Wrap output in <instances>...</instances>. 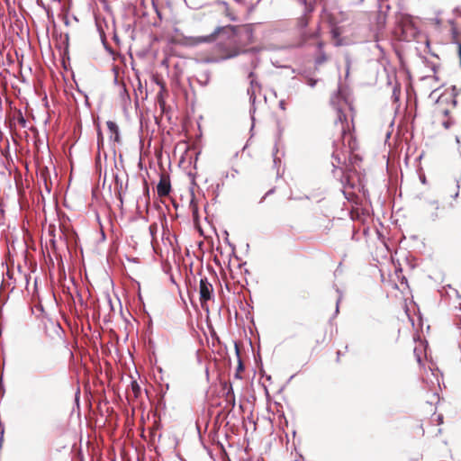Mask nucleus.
<instances>
[{
  "instance_id": "obj_1",
  "label": "nucleus",
  "mask_w": 461,
  "mask_h": 461,
  "mask_svg": "<svg viewBox=\"0 0 461 461\" xmlns=\"http://www.w3.org/2000/svg\"><path fill=\"white\" fill-rule=\"evenodd\" d=\"M221 33L230 35L233 38L234 43L237 45L235 50L225 57L226 59L234 58L240 53L245 52V48L255 42L253 29L251 25L249 24L219 26L210 35L197 38V41L212 42L216 41Z\"/></svg>"
},
{
  "instance_id": "obj_2",
  "label": "nucleus",
  "mask_w": 461,
  "mask_h": 461,
  "mask_svg": "<svg viewBox=\"0 0 461 461\" xmlns=\"http://www.w3.org/2000/svg\"><path fill=\"white\" fill-rule=\"evenodd\" d=\"M318 40H321L320 29L313 31L309 29L296 30L293 39L286 44L285 48H303L306 44L313 46Z\"/></svg>"
},
{
  "instance_id": "obj_3",
  "label": "nucleus",
  "mask_w": 461,
  "mask_h": 461,
  "mask_svg": "<svg viewBox=\"0 0 461 461\" xmlns=\"http://www.w3.org/2000/svg\"><path fill=\"white\" fill-rule=\"evenodd\" d=\"M212 285L208 282L206 277H203L200 280L199 284V294H200V303L202 307L212 299Z\"/></svg>"
},
{
  "instance_id": "obj_4",
  "label": "nucleus",
  "mask_w": 461,
  "mask_h": 461,
  "mask_svg": "<svg viewBox=\"0 0 461 461\" xmlns=\"http://www.w3.org/2000/svg\"><path fill=\"white\" fill-rule=\"evenodd\" d=\"M313 46L315 47V64L322 65L329 59L328 54L324 51L325 42L321 39Z\"/></svg>"
},
{
  "instance_id": "obj_5",
  "label": "nucleus",
  "mask_w": 461,
  "mask_h": 461,
  "mask_svg": "<svg viewBox=\"0 0 461 461\" xmlns=\"http://www.w3.org/2000/svg\"><path fill=\"white\" fill-rule=\"evenodd\" d=\"M171 191V185L169 176L161 175L160 180L157 185V192L159 197H165L169 194Z\"/></svg>"
},
{
  "instance_id": "obj_6",
  "label": "nucleus",
  "mask_w": 461,
  "mask_h": 461,
  "mask_svg": "<svg viewBox=\"0 0 461 461\" xmlns=\"http://www.w3.org/2000/svg\"><path fill=\"white\" fill-rule=\"evenodd\" d=\"M312 12V6H306L305 13L296 19L294 31L308 29L309 23L311 21Z\"/></svg>"
},
{
  "instance_id": "obj_7",
  "label": "nucleus",
  "mask_w": 461,
  "mask_h": 461,
  "mask_svg": "<svg viewBox=\"0 0 461 461\" xmlns=\"http://www.w3.org/2000/svg\"><path fill=\"white\" fill-rule=\"evenodd\" d=\"M249 79L250 86L248 89V93L250 95L251 98H255L257 94L260 93L261 86L257 80V75L252 71L249 74Z\"/></svg>"
},
{
  "instance_id": "obj_8",
  "label": "nucleus",
  "mask_w": 461,
  "mask_h": 461,
  "mask_svg": "<svg viewBox=\"0 0 461 461\" xmlns=\"http://www.w3.org/2000/svg\"><path fill=\"white\" fill-rule=\"evenodd\" d=\"M338 122H339L341 124V133L343 135H345L349 129H348L347 115L344 113L343 109L341 107H339L337 109L336 123Z\"/></svg>"
},
{
  "instance_id": "obj_9",
  "label": "nucleus",
  "mask_w": 461,
  "mask_h": 461,
  "mask_svg": "<svg viewBox=\"0 0 461 461\" xmlns=\"http://www.w3.org/2000/svg\"><path fill=\"white\" fill-rule=\"evenodd\" d=\"M387 20V14L385 12L382 11L381 9L378 10L375 14V24L377 31H381L384 28L386 24Z\"/></svg>"
},
{
  "instance_id": "obj_10",
  "label": "nucleus",
  "mask_w": 461,
  "mask_h": 461,
  "mask_svg": "<svg viewBox=\"0 0 461 461\" xmlns=\"http://www.w3.org/2000/svg\"><path fill=\"white\" fill-rule=\"evenodd\" d=\"M106 124L111 132V138H113L115 142H119L120 141V134H119V128H118L117 124L112 121H108L106 122Z\"/></svg>"
},
{
  "instance_id": "obj_11",
  "label": "nucleus",
  "mask_w": 461,
  "mask_h": 461,
  "mask_svg": "<svg viewBox=\"0 0 461 461\" xmlns=\"http://www.w3.org/2000/svg\"><path fill=\"white\" fill-rule=\"evenodd\" d=\"M140 393L141 389L140 384L136 381H132L128 395H131L133 398H138L140 395Z\"/></svg>"
},
{
  "instance_id": "obj_12",
  "label": "nucleus",
  "mask_w": 461,
  "mask_h": 461,
  "mask_svg": "<svg viewBox=\"0 0 461 461\" xmlns=\"http://www.w3.org/2000/svg\"><path fill=\"white\" fill-rule=\"evenodd\" d=\"M331 37L335 41L336 46L342 45V40L340 38V30L338 27L332 28L331 32Z\"/></svg>"
},
{
  "instance_id": "obj_13",
  "label": "nucleus",
  "mask_w": 461,
  "mask_h": 461,
  "mask_svg": "<svg viewBox=\"0 0 461 461\" xmlns=\"http://www.w3.org/2000/svg\"><path fill=\"white\" fill-rule=\"evenodd\" d=\"M226 401L231 404L232 407L235 405V395L232 390V387L230 386L228 392L226 393Z\"/></svg>"
},
{
  "instance_id": "obj_14",
  "label": "nucleus",
  "mask_w": 461,
  "mask_h": 461,
  "mask_svg": "<svg viewBox=\"0 0 461 461\" xmlns=\"http://www.w3.org/2000/svg\"><path fill=\"white\" fill-rule=\"evenodd\" d=\"M158 224L156 222L151 223L149 225V233H150V235L152 237V241H154V240H155V235H156V233L158 231Z\"/></svg>"
},
{
  "instance_id": "obj_15",
  "label": "nucleus",
  "mask_w": 461,
  "mask_h": 461,
  "mask_svg": "<svg viewBox=\"0 0 461 461\" xmlns=\"http://www.w3.org/2000/svg\"><path fill=\"white\" fill-rule=\"evenodd\" d=\"M226 16H228L231 21H236L237 18L234 16L231 13L229 12V10H226Z\"/></svg>"
},
{
  "instance_id": "obj_16",
  "label": "nucleus",
  "mask_w": 461,
  "mask_h": 461,
  "mask_svg": "<svg viewBox=\"0 0 461 461\" xmlns=\"http://www.w3.org/2000/svg\"><path fill=\"white\" fill-rule=\"evenodd\" d=\"M19 122H20L23 126H25L26 121L24 120V118L23 117V115H22V114H20V117H19Z\"/></svg>"
},
{
  "instance_id": "obj_17",
  "label": "nucleus",
  "mask_w": 461,
  "mask_h": 461,
  "mask_svg": "<svg viewBox=\"0 0 461 461\" xmlns=\"http://www.w3.org/2000/svg\"><path fill=\"white\" fill-rule=\"evenodd\" d=\"M339 301L340 299L338 298L337 301H336V310H335V314H338L339 313Z\"/></svg>"
},
{
  "instance_id": "obj_18",
  "label": "nucleus",
  "mask_w": 461,
  "mask_h": 461,
  "mask_svg": "<svg viewBox=\"0 0 461 461\" xmlns=\"http://www.w3.org/2000/svg\"><path fill=\"white\" fill-rule=\"evenodd\" d=\"M50 244H51L52 248H55V246H56V241H55V240H54V239H51V240H50Z\"/></svg>"
},
{
  "instance_id": "obj_19",
  "label": "nucleus",
  "mask_w": 461,
  "mask_h": 461,
  "mask_svg": "<svg viewBox=\"0 0 461 461\" xmlns=\"http://www.w3.org/2000/svg\"><path fill=\"white\" fill-rule=\"evenodd\" d=\"M444 126L446 129H448L449 126H450V123L449 122H444Z\"/></svg>"
},
{
  "instance_id": "obj_20",
  "label": "nucleus",
  "mask_w": 461,
  "mask_h": 461,
  "mask_svg": "<svg viewBox=\"0 0 461 461\" xmlns=\"http://www.w3.org/2000/svg\"><path fill=\"white\" fill-rule=\"evenodd\" d=\"M280 105H281V107H282L283 109H285V107H284V103H283V102H280Z\"/></svg>"
},
{
  "instance_id": "obj_21",
  "label": "nucleus",
  "mask_w": 461,
  "mask_h": 461,
  "mask_svg": "<svg viewBox=\"0 0 461 461\" xmlns=\"http://www.w3.org/2000/svg\"><path fill=\"white\" fill-rule=\"evenodd\" d=\"M272 192H273V190H269V191L266 194V195H268V194H269L270 193H272Z\"/></svg>"
}]
</instances>
